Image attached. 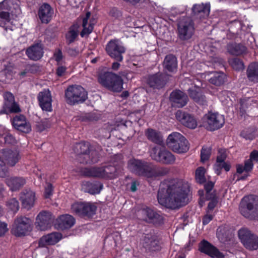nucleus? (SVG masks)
I'll return each instance as SVG.
<instances>
[{"label":"nucleus","mask_w":258,"mask_h":258,"mask_svg":"<svg viewBox=\"0 0 258 258\" xmlns=\"http://www.w3.org/2000/svg\"><path fill=\"white\" fill-rule=\"evenodd\" d=\"M57 66V67L55 70V74L57 77H61L63 76L66 73L67 68L64 66L61 65V63Z\"/></svg>","instance_id":"nucleus-55"},{"label":"nucleus","mask_w":258,"mask_h":258,"mask_svg":"<svg viewBox=\"0 0 258 258\" xmlns=\"http://www.w3.org/2000/svg\"><path fill=\"white\" fill-rule=\"evenodd\" d=\"M32 229L30 218L21 216L17 218V237L28 235Z\"/></svg>","instance_id":"nucleus-20"},{"label":"nucleus","mask_w":258,"mask_h":258,"mask_svg":"<svg viewBox=\"0 0 258 258\" xmlns=\"http://www.w3.org/2000/svg\"><path fill=\"white\" fill-rule=\"evenodd\" d=\"M76 149L79 154L78 160L82 164H95L100 158L99 152L93 149L88 142H82L77 144Z\"/></svg>","instance_id":"nucleus-4"},{"label":"nucleus","mask_w":258,"mask_h":258,"mask_svg":"<svg viewBox=\"0 0 258 258\" xmlns=\"http://www.w3.org/2000/svg\"><path fill=\"white\" fill-rule=\"evenodd\" d=\"M239 210L241 214L250 220H258V196L249 195L241 200Z\"/></svg>","instance_id":"nucleus-3"},{"label":"nucleus","mask_w":258,"mask_h":258,"mask_svg":"<svg viewBox=\"0 0 258 258\" xmlns=\"http://www.w3.org/2000/svg\"><path fill=\"white\" fill-rule=\"evenodd\" d=\"M203 120L205 121L204 126L206 128L211 132L221 128L225 123V119L223 115L212 112L206 114Z\"/></svg>","instance_id":"nucleus-11"},{"label":"nucleus","mask_w":258,"mask_h":258,"mask_svg":"<svg viewBox=\"0 0 258 258\" xmlns=\"http://www.w3.org/2000/svg\"><path fill=\"white\" fill-rule=\"evenodd\" d=\"M80 25L78 23H74L69 28L65 35L66 43L68 45L74 42L78 38Z\"/></svg>","instance_id":"nucleus-31"},{"label":"nucleus","mask_w":258,"mask_h":258,"mask_svg":"<svg viewBox=\"0 0 258 258\" xmlns=\"http://www.w3.org/2000/svg\"><path fill=\"white\" fill-rule=\"evenodd\" d=\"M37 98L38 104L43 111L51 112L52 110V96L48 89H44L39 92Z\"/></svg>","instance_id":"nucleus-15"},{"label":"nucleus","mask_w":258,"mask_h":258,"mask_svg":"<svg viewBox=\"0 0 258 258\" xmlns=\"http://www.w3.org/2000/svg\"><path fill=\"white\" fill-rule=\"evenodd\" d=\"M171 149L174 152L178 153H182L186 152L189 149L188 142L185 138V140H181L179 144L177 145H173L175 139L172 138L170 139Z\"/></svg>","instance_id":"nucleus-35"},{"label":"nucleus","mask_w":258,"mask_h":258,"mask_svg":"<svg viewBox=\"0 0 258 258\" xmlns=\"http://www.w3.org/2000/svg\"><path fill=\"white\" fill-rule=\"evenodd\" d=\"M21 109L17 104V132L23 134H28L31 131V125L26 117L20 114Z\"/></svg>","instance_id":"nucleus-23"},{"label":"nucleus","mask_w":258,"mask_h":258,"mask_svg":"<svg viewBox=\"0 0 258 258\" xmlns=\"http://www.w3.org/2000/svg\"><path fill=\"white\" fill-rule=\"evenodd\" d=\"M16 0H4L0 3V16L13 15L15 10Z\"/></svg>","instance_id":"nucleus-28"},{"label":"nucleus","mask_w":258,"mask_h":258,"mask_svg":"<svg viewBox=\"0 0 258 258\" xmlns=\"http://www.w3.org/2000/svg\"><path fill=\"white\" fill-rule=\"evenodd\" d=\"M43 47L41 44L36 43L29 46L26 50L28 58L34 61L40 60L43 56Z\"/></svg>","instance_id":"nucleus-25"},{"label":"nucleus","mask_w":258,"mask_h":258,"mask_svg":"<svg viewBox=\"0 0 258 258\" xmlns=\"http://www.w3.org/2000/svg\"><path fill=\"white\" fill-rule=\"evenodd\" d=\"M50 126L49 121L47 119H43L36 122V130L39 132H42Z\"/></svg>","instance_id":"nucleus-46"},{"label":"nucleus","mask_w":258,"mask_h":258,"mask_svg":"<svg viewBox=\"0 0 258 258\" xmlns=\"http://www.w3.org/2000/svg\"><path fill=\"white\" fill-rule=\"evenodd\" d=\"M104 171L103 167L93 166L86 167L81 170V174L85 177L103 178Z\"/></svg>","instance_id":"nucleus-29"},{"label":"nucleus","mask_w":258,"mask_h":258,"mask_svg":"<svg viewBox=\"0 0 258 258\" xmlns=\"http://www.w3.org/2000/svg\"><path fill=\"white\" fill-rule=\"evenodd\" d=\"M238 235L241 243L249 250L258 249V236L247 228H243L238 231Z\"/></svg>","instance_id":"nucleus-9"},{"label":"nucleus","mask_w":258,"mask_h":258,"mask_svg":"<svg viewBox=\"0 0 258 258\" xmlns=\"http://www.w3.org/2000/svg\"><path fill=\"white\" fill-rule=\"evenodd\" d=\"M53 56L55 61L56 62V65L60 64L61 61L63 58L61 50L60 48L56 49L53 53Z\"/></svg>","instance_id":"nucleus-53"},{"label":"nucleus","mask_w":258,"mask_h":258,"mask_svg":"<svg viewBox=\"0 0 258 258\" xmlns=\"http://www.w3.org/2000/svg\"><path fill=\"white\" fill-rule=\"evenodd\" d=\"M204 183V189L206 190V199H210L215 196V191H212L214 186V182L208 181Z\"/></svg>","instance_id":"nucleus-44"},{"label":"nucleus","mask_w":258,"mask_h":258,"mask_svg":"<svg viewBox=\"0 0 258 258\" xmlns=\"http://www.w3.org/2000/svg\"><path fill=\"white\" fill-rule=\"evenodd\" d=\"M205 169L203 167H198L195 173V177L197 182L200 184H203L206 181V179L205 176Z\"/></svg>","instance_id":"nucleus-45"},{"label":"nucleus","mask_w":258,"mask_h":258,"mask_svg":"<svg viewBox=\"0 0 258 258\" xmlns=\"http://www.w3.org/2000/svg\"><path fill=\"white\" fill-rule=\"evenodd\" d=\"M53 186L52 183L46 182V186L45 187L44 197L46 199L49 198L53 194Z\"/></svg>","instance_id":"nucleus-54"},{"label":"nucleus","mask_w":258,"mask_h":258,"mask_svg":"<svg viewBox=\"0 0 258 258\" xmlns=\"http://www.w3.org/2000/svg\"><path fill=\"white\" fill-rule=\"evenodd\" d=\"M7 172V168L3 161L0 160V177H4Z\"/></svg>","instance_id":"nucleus-60"},{"label":"nucleus","mask_w":258,"mask_h":258,"mask_svg":"<svg viewBox=\"0 0 258 258\" xmlns=\"http://www.w3.org/2000/svg\"><path fill=\"white\" fill-rule=\"evenodd\" d=\"M184 9H182L181 10H180L178 8H172L171 10V13L173 16L182 15L183 14H184Z\"/></svg>","instance_id":"nucleus-59"},{"label":"nucleus","mask_w":258,"mask_h":258,"mask_svg":"<svg viewBox=\"0 0 258 258\" xmlns=\"http://www.w3.org/2000/svg\"><path fill=\"white\" fill-rule=\"evenodd\" d=\"M190 190V186L187 181L183 179H172L168 182L166 190L159 188L158 201L166 208L174 209L188 203Z\"/></svg>","instance_id":"nucleus-1"},{"label":"nucleus","mask_w":258,"mask_h":258,"mask_svg":"<svg viewBox=\"0 0 258 258\" xmlns=\"http://www.w3.org/2000/svg\"><path fill=\"white\" fill-rule=\"evenodd\" d=\"M141 212L148 218V222L150 223L160 226L164 223V217L160 212H157L149 207L143 208Z\"/></svg>","instance_id":"nucleus-18"},{"label":"nucleus","mask_w":258,"mask_h":258,"mask_svg":"<svg viewBox=\"0 0 258 258\" xmlns=\"http://www.w3.org/2000/svg\"><path fill=\"white\" fill-rule=\"evenodd\" d=\"M62 238L61 233L53 232L42 236L38 241L40 247H46L49 245H53L58 242Z\"/></svg>","instance_id":"nucleus-19"},{"label":"nucleus","mask_w":258,"mask_h":258,"mask_svg":"<svg viewBox=\"0 0 258 258\" xmlns=\"http://www.w3.org/2000/svg\"><path fill=\"white\" fill-rule=\"evenodd\" d=\"M90 17H84L83 19L82 27L83 29L80 32V36L83 38L85 36H88L91 34L94 29V24L88 20Z\"/></svg>","instance_id":"nucleus-40"},{"label":"nucleus","mask_w":258,"mask_h":258,"mask_svg":"<svg viewBox=\"0 0 258 258\" xmlns=\"http://www.w3.org/2000/svg\"><path fill=\"white\" fill-rule=\"evenodd\" d=\"M35 200V193L30 189H25L20 194L22 207L27 210L34 207Z\"/></svg>","instance_id":"nucleus-21"},{"label":"nucleus","mask_w":258,"mask_h":258,"mask_svg":"<svg viewBox=\"0 0 258 258\" xmlns=\"http://www.w3.org/2000/svg\"><path fill=\"white\" fill-rule=\"evenodd\" d=\"M199 20L198 17H183L177 24V34L178 39L186 41L192 37L196 30L195 21Z\"/></svg>","instance_id":"nucleus-5"},{"label":"nucleus","mask_w":258,"mask_h":258,"mask_svg":"<svg viewBox=\"0 0 258 258\" xmlns=\"http://www.w3.org/2000/svg\"><path fill=\"white\" fill-rule=\"evenodd\" d=\"M53 14V9L47 3H43L38 10V16H52Z\"/></svg>","instance_id":"nucleus-41"},{"label":"nucleus","mask_w":258,"mask_h":258,"mask_svg":"<svg viewBox=\"0 0 258 258\" xmlns=\"http://www.w3.org/2000/svg\"><path fill=\"white\" fill-rule=\"evenodd\" d=\"M128 168L131 171L139 176L148 178H156L166 176L170 169L142 160L132 159L128 161Z\"/></svg>","instance_id":"nucleus-2"},{"label":"nucleus","mask_w":258,"mask_h":258,"mask_svg":"<svg viewBox=\"0 0 258 258\" xmlns=\"http://www.w3.org/2000/svg\"><path fill=\"white\" fill-rule=\"evenodd\" d=\"M231 166L229 164L223 162L221 163L216 164L215 170L216 173L219 174L222 169H224L226 171H229L230 169Z\"/></svg>","instance_id":"nucleus-50"},{"label":"nucleus","mask_w":258,"mask_h":258,"mask_svg":"<svg viewBox=\"0 0 258 258\" xmlns=\"http://www.w3.org/2000/svg\"><path fill=\"white\" fill-rule=\"evenodd\" d=\"M232 68L236 71L242 70L244 69V63L242 60L238 58H234L229 61Z\"/></svg>","instance_id":"nucleus-48"},{"label":"nucleus","mask_w":258,"mask_h":258,"mask_svg":"<svg viewBox=\"0 0 258 258\" xmlns=\"http://www.w3.org/2000/svg\"><path fill=\"white\" fill-rule=\"evenodd\" d=\"M209 81L211 84L219 86L224 83L225 75L222 73H216L210 78Z\"/></svg>","instance_id":"nucleus-42"},{"label":"nucleus","mask_w":258,"mask_h":258,"mask_svg":"<svg viewBox=\"0 0 258 258\" xmlns=\"http://www.w3.org/2000/svg\"><path fill=\"white\" fill-rule=\"evenodd\" d=\"M248 80L254 82H258V62L250 63L246 71Z\"/></svg>","instance_id":"nucleus-38"},{"label":"nucleus","mask_w":258,"mask_h":258,"mask_svg":"<svg viewBox=\"0 0 258 258\" xmlns=\"http://www.w3.org/2000/svg\"><path fill=\"white\" fill-rule=\"evenodd\" d=\"M228 52L231 55H240L246 53V47L241 43H229L227 45Z\"/></svg>","instance_id":"nucleus-34"},{"label":"nucleus","mask_w":258,"mask_h":258,"mask_svg":"<svg viewBox=\"0 0 258 258\" xmlns=\"http://www.w3.org/2000/svg\"><path fill=\"white\" fill-rule=\"evenodd\" d=\"M210 12V4H196L192 7L191 16H209Z\"/></svg>","instance_id":"nucleus-30"},{"label":"nucleus","mask_w":258,"mask_h":258,"mask_svg":"<svg viewBox=\"0 0 258 258\" xmlns=\"http://www.w3.org/2000/svg\"><path fill=\"white\" fill-rule=\"evenodd\" d=\"M98 81L103 86L113 92H119L123 89L121 77L111 72H105L99 75Z\"/></svg>","instance_id":"nucleus-7"},{"label":"nucleus","mask_w":258,"mask_h":258,"mask_svg":"<svg viewBox=\"0 0 258 258\" xmlns=\"http://www.w3.org/2000/svg\"><path fill=\"white\" fill-rule=\"evenodd\" d=\"M7 231V224L0 221V237L4 236Z\"/></svg>","instance_id":"nucleus-61"},{"label":"nucleus","mask_w":258,"mask_h":258,"mask_svg":"<svg viewBox=\"0 0 258 258\" xmlns=\"http://www.w3.org/2000/svg\"><path fill=\"white\" fill-rule=\"evenodd\" d=\"M110 16H121V13L116 8H112L109 12Z\"/></svg>","instance_id":"nucleus-64"},{"label":"nucleus","mask_w":258,"mask_h":258,"mask_svg":"<svg viewBox=\"0 0 258 258\" xmlns=\"http://www.w3.org/2000/svg\"><path fill=\"white\" fill-rule=\"evenodd\" d=\"M168 80L169 77L166 74L158 72L149 75L147 78L146 82L150 87L159 90L165 86Z\"/></svg>","instance_id":"nucleus-14"},{"label":"nucleus","mask_w":258,"mask_h":258,"mask_svg":"<svg viewBox=\"0 0 258 258\" xmlns=\"http://www.w3.org/2000/svg\"><path fill=\"white\" fill-rule=\"evenodd\" d=\"M199 250L212 258H224L225 255L209 241L202 240L199 244Z\"/></svg>","instance_id":"nucleus-16"},{"label":"nucleus","mask_w":258,"mask_h":258,"mask_svg":"<svg viewBox=\"0 0 258 258\" xmlns=\"http://www.w3.org/2000/svg\"><path fill=\"white\" fill-rule=\"evenodd\" d=\"M100 114L96 112H90L82 116V120L83 121H97L100 118Z\"/></svg>","instance_id":"nucleus-49"},{"label":"nucleus","mask_w":258,"mask_h":258,"mask_svg":"<svg viewBox=\"0 0 258 258\" xmlns=\"http://www.w3.org/2000/svg\"><path fill=\"white\" fill-rule=\"evenodd\" d=\"M244 169L246 172H250L253 168V164L251 159H248L244 162Z\"/></svg>","instance_id":"nucleus-56"},{"label":"nucleus","mask_w":258,"mask_h":258,"mask_svg":"<svg viewBox=\"0 0 258 258\" xmlns=\"http://www.w3.org/2000/svg\"><path fill=\"white\" fill-rule=\"evenodd\" d=\"M103 170L104 171L103 178L108 179L111 178L116 171V168L114 166L108 165L102 166Z\"/></svg>","instance_id":"nucleus-47"},{"label":"nucleus","mask_w":258,"mask_h":258,"mask_svg":"<svg viewBox=\"0 0 258 258\" xmlns=\"http://www.w3.org/2000/svg\"><path fill=\"white\" fill-rule=\"evenodd\" d=\"M83 187L86 192L91 195H95L100 192L103 185L102 183L98 181H86L83 183Z\"/></svg>","instance_id":"nucleus-33"},{"label":"nucleus","mask_w":258,"mask_h":258,"mask_svg":"<svg viewBox=\"0 0 258 258\" xmlns=\"http://www.w3.org/2000/svg\"><path fill=\"white\" fill-rule=\"evenodd\" d=\"M175 116L183 125L190 129H195L197 126V121L195 116L189 113L178 110L175 114Z\"/></svg>","instance_id":"nucleus-17"},{"label":"nucleus","mask_w":258,"mask_h":258,"mask_svg":"<svg viewBox=\"0 0 258 258\" xmlns=\"http://www.w3.org/2000/svg\"><path fill=\"white\" fill-rule=\"evenodd\" d=\"M217 236L219 240L223 243H226L231 238L230 230L225 227H220L217 231Z\"/></svg>","instance_id":"nucleus-39"},{"label":"nucleus","mask_w":258,"mask_h":258,"mask_svg":"<svg viewBox=\"0 0 258 258\" xmlns=\"http://www.w3.org/2000/svg\"><path fill=\"white\" fill-rule=\"evenodd\" d=\"M214 216V215L209 214V213L204 215L202 218L203 225H206L209 224L213 220Z\"/></svg>","instance_id":"nucleus-57"},{"label":"nucleus","mask_w":258,"mask_h":258,"mask_svg":"<svg viewBox=\"0 0 258 258\" xmlns=\"http://www.w3.org/2000/svg\"><path fill=\"white\" fill-rule=\"evenodd\" d=\"M172 138L174 139H175V142H174L173 145H178L179 144V142L181 140H185V137L182 135L181 134L177 133V132H174L170 134L167 140H166V145L167 146L171 149V146H170V139H171Z\"/></svg>","instance_id":"nucleus-43"},{"label":"nucleus","mask_w":258,"mask_h":258,"mask_svg":"<svg viewBox=\"0 0 258 258\" xmlns=\"http://www.w3.org/2000/svg\"><path fill=\"white\" fill-rule=\"evenodd\" d=\"M189 96L196 103L202 105H207L206 96L199 88H189L188 89Z\"/></svg>","instance_id":"nucleus-32"},{"label":"nucleus","mask_w":258,"mask_h":258,"mask_svg":"<svg viewBox=\"0 0 258 258\" xmlns=\"http://www.w3.org/2000/svg\"><path fill=\"white\" fill-rule=\"evenodd\" d=\"M169 98L172 105L178 108H182L185 106L188 101L187 95L179 90L173 91L170 95Z\"/></svg>","instance_id":"nucleus-22"},{"label":"nucleus","mask_w":258,"mask_h":258,"mask_svg":"<svg viewBox=\"0 0 258 258\" xmlns=\"http://www.w3.org/2000/svg\"><path fill=\"white\" fill-rule=\"evenodd\" d=\"M151 157L155 161L165 165H171L175 161V156L164 147H154L151 152Z\"/></svg>","instance_id":"nucleus-8"},{"label":"nucleus","mask_w":258,"mask_h":258,"mask_svg":"<svg viewBox=\"0 0 258 258\" xmlns=\"http://www.w3.org/2000/svg\"><path fill=\"white\" fill-rule=\"evenodd\" d=\"M142 244L144 248L150 251L158 250L160 248L159 242L155 236L151 234H145L142 239Z\"/></svg>","instance_id":"nucleus-27"},{"label":"nucleus","mask_w":258,"mask_h":258,"mask_svg":"<svg viewBox=\"0 0 258 258\" xmlns=\"http://www.w3.org/2000/svg\"><path fill=\"white\" fill-rule=\"evenodd\" d=\"M71 210L80 217L90 218L96 214L97 207L90 203L75 202L72 205Z\"/></svg>","instance_id":"nucleus-10"},{"label":"nucleus","mask_w":258,"mask_h":258,"mask_svg":"<svg viewBox=\"0 0 258 258\" xmlns=\"http://www.w3.org/2000/svg\"><path fill=\"white\" fill-rule=\"evenodd\" d=\"M249 159H251L252 162H258V151H252L250 154Z\"/></svg>","instance_id":"nucleus-62"},{"label":"nucleus","mask_w":258,"mask_h":258,"mask_svg":"<svg viewBox=\"0 0 258 258\" xmlns=\"http://www.w3.org/2000/svg\"><path fill=\"white\" fill-rule=\"evenodd\" d=\"M76 222L74 217L69 214L60 215L56 220L55 227L61 230L71 228Z\"/></svg>","instance_id":"nucleus-24"},{"label":"nucleus","mask_w":258,"mask_h":258,"mask_svg":"<svg viewBox=\"0 0 258 258\" xmlns=\"http://www.w3.org/2000/svg\"><path fill=\"white\" fill-rule=\"evenodd\" d=\"M207 200H210V202L208 203L207 207V213H209L212 212L214 209L216 207L218 203L217 198L216 197V195L215 196H214L213 198L210 199H206Z\"/></svg>","instance_id":"nucleus-52"},{"label":"nucleus","mask_w":258,"mask_h":258,"mask_svg":"<svg viewBox=\"0 0 258 258\" xmlns=\"http://www.w3.org/2000/svg\"><path fill=\"white\" fill-rule=\"evenodd\" d=\"M88 98V93L81 86H69L65 91L66 102L71 105L84 102Z\"/></svg>","instance_id":"nucleus-6"},{"label":"nucleus","mask_w":258,"mask_h":258,"mask_svg":"<svg viewBox=\"0 0 258 258\" xmlns=\"http://www.w3.org/2000/svg\"><path fill=\"white\" fill-rule=\"evenodd\" d=\"M68 53L71 56L75 57L79 53V51L77 48H69L68 49Z\"/></svg>","instance_id":"nucleus-63"},{"label":"nucleus","mask_w":258,"mask_h":258,"mask_svg":"<svg viewBox=\"0 0 258 258\" xmlns=\"http://www.w3.org/2000/svg\"><path fill=\"white\" fill-rule=\"evenodd\" d=\"M105 50L110 57L116 61H122V54L125 53V48L118 40L112 39L107 43Z\"/></svg>","instance_id":"nucleus-12"},{"label":"nucleus","mask_w":258,"mask_h":258,"mask_svg":"<svg viewBox=\"0 0 258 258\" xmlns=\"http://www.w3.org/2000/svg\"><path fill=\"white\" fill-rule=\"evenodd\" d=\"M164 67L169 72H174L177 67V61L176 56L169 54L167 55L164 60Z\"/></svg>","instance_id":"nucleus-36"},{"label":"nucleus","mask_w":258,"mask_h":258,"mask_svg":"<svg viewBox=\"0 0 258 258\" xmlns=\"http://www.w3.org/2000/svg\"><path fill=\"white\" fill-rule=\"evenodd\" d=\"M146 135L148 139L152 142L160 145L163 144L162 136L159 132L148 128L146 132Z\"/></svg>","instance_id":"nucleus-37"},{"label":"nucleus","mask_w":258,"mask_h":258,"mask_svg":"<svg viewBox=\"0 0 258 258\" xmlns=\"http://www.w3.org/2000/svg\"><path fill=\"white\" fill-rule=\"evenodd\" d=\"M5 104L3 109L0 111V114H9L16 112V104L13 94L7 92L4 95Z\"/></svg>","instance_id":"nucleus-26"},{"label":"nucleus","mask_w":258,"mask_h":258,"mask_svg":"<svg viewBox=\"0 0 258 258\" xmlns=\"http://www.w3.org/2000/svg\"><path fill=\"white\" fill-rule=\"evenodd\" d=\"M55 219L52 213L48 211L42 210L36 218V227L41 231H45L50 228Z\"/></svg>","instance_id":"nucleus-13"},{"label":"nucleus","mask_w":258,"mask_h":258,"mask_svg":"<svg viewBox=\"0 0 258 258\" xmlns=\"http://www.w3.org/2000/svg\"><path fill=\"white\" fill-rule=\"evenodd\" d=\"M7 184L10 187L12 191L16 190V180L14 178H8L7 180Z\"/></svg>","instance_id":"nucleus-58"},{"label":"nucleus","mask_w":258,"mask_h":258,"mask_svg":"<svg viewBox=\"0 0 258 258\" xmlns=\"http://www.w3.org/2000/svg\"><path fill=\"white\" fill-rule=\"evenodd\" d=\"M211 155V150L207 148L203 147L201 151V160L205 162L209 160Z\"/></svg>","instance_id":"nucleus-51"}]
</instances>
